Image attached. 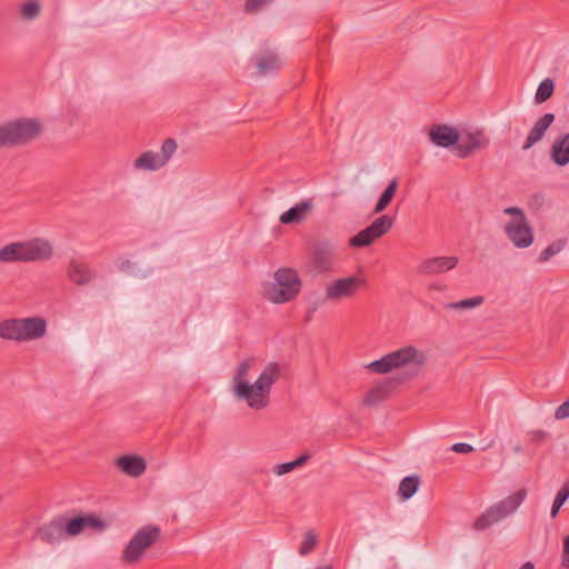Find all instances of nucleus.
I'll list each match as a JSON object with an SVG mask.
<instances>
[{
  "mask_svg": "<svg viewBox=\"0 0 569 569\" xmlns=\"http://www.w3.org/2000/svg\"><path fill=\"white\" fill-rule=\"evenodd\" d=\"M456 149L460 158L469 157L475 150L468 141L457 142Z\"/></svg>",
  "mask_w": 569,
  "mask_h": 569,
  "instance_id": "ea45409f",
  "label": "nucleus"
},
{
  "mask_svg": "<svg viewBox=\"0 0 569 569\" xmlns=\"http://www.w3.org/2000/svg\"><path fill=\"white\" fill-rule=\"evenodd\" d=\"M160 538V528L147 525L140 528L126 546L121 561L127 565L137 563L146 552Z\"/></svg>",
  "mask_w": 569,
  "mask_h": 569,
  "instance_id": "6e6552de",
  "label": "nucleus"
},
{
  "mask_svg": "<svg viewBox=\"0 0 569 569\" xmlns=\"http://www.w3.org/2000/svg\"><path fill=\"white\" fill-rule=\"evenodd\" d=\"M315 569H333V568L331 565H325V566L317 567Z\"/></svg>",
  "mask_w": 569,
  "mask_h": 569,
  "instance_id": "3c124183",
  "label": "nucleus"
},
{
  "mask_svg": "<svg viewBox=\"0 0 569 569\" xmlns=\"http://www.w3.org/2000/svg\"><path fill=\"white\" fill-rule=\"evenodd\" d=\"M52 254L53 249L48 240L33 238L2 247L0 249V261L3 263L46 261Z\"/></svg>",
  "mask_w": 569,
  "mask_h": 569,
  "instance_id": "f03ea898",
  "label": "nucleus"
},
{
  "mask_svg": "<svg viewBox=\"0 0 569 569\" xmlns=\"http://www.w3.org/2000/svg\"><path fill=\"white\" fill-rule=\"evenodd\" d=\"M561 567L569 569V535L563 540V549L561 555Z\"/></svg>",
  "mask_w": 569,
  "mask_h": 569,
  "instance_id": "79ce46f5",
  "label": "nucleus"
},
{
  "mask_svg": "<svg viewBox=\"0 0 569 569\" xmlns=\"http://www.w3.org/2000/svg\"><path fill=\"white\" fill-rule=\"evenodd\" d=\"M272 1L273 0H246L243 11L249 14L256 13Z\"/></svg>",
  "mask_w": 569,
  "mask_h": 569,
  "instance_id": "4c0bfd02",
  "label": "nucleus"
},
{
  "mask_svg": "<svg viewBox=\"0 0 569 569\" xmlns=\"http://www.w3.org/2000/svg\"><path fill=\"white\" fill-rule=\"evenodd\" d=\"M551 158L561 167L569 163V133L555 141L551 148Z\"/></svg>",
  "mask_w": 569,
  "mask_h": 569,
  "instance_id": "aec40b11",
  "label": "nucleus"
},
{
  "mask_svg": "<svg viewBox=\"0 0 569 569\" xmlns=\"http://www.w3.org/2000/svg\"><path fill=\"white\" fill-rule=\"evenodd\" d=\"M158 152L146 151L134 160V168L142 170H157L163 167Z\"/></svg>",
  "mask_w": 569,
  "mask_h": 569,
  "instance_id": "4be33fe9",
  "label": "nucleus"
},
{
  "mask_svg": "<svg viewBox=\"0 0 569 569\" xmlns=\"http://www.w3.org/2000/svg\"><path fill=\"white\" fill-rule=\"evenodd\" d=\"M256 66L258 73L260 76H266L273 70H278L281 66V62L274 52L267 51L257 58Z\"/></svg>",
  "mask_w": 569,
  "mask_h": 569,
  "instance_id": "412c9836",
  "label": "nucleus"
},
{
  "mask_svg": "<svg viewBox=\"0 0 569 569\" xmlns=\"http://www.w3.org/2000/svg\"><path fill=\"white\" fill-rule=\"evenodd\" d=\"M280 376L281 366L277 362H270L253 385H239L238 398L246 400L248 406L252 409H264L269 405L270 389Z\"/></svg>",
  "mask_w": 569,
  "mask_h": 569,
  "instance_id": "f257e3e1",
  "label": "nucleus"
},
{
  "mask_svg": "<svg viewBox=\"0 0 569 569\" xmlns=\"http://www.w3.org/2000/svg\"><path fill=\"white\" fill-rule=\"evenodd\" d=\"M505 233L517 248H528L533 242V232L527 219L507 222Z\"/></svg>",
  "mask_w": 569,
  "mask_h": 569,
  "instance_id": "f8f14e48",
  "label": "nucleus"
},
{
  "mask_svg": "<svg viewBox=\"0 0 569 569\" xmlns=\"http://www.w3.org/2000/svg\"><path fill=\"white\" fill-rule=\"evenodd\" d=\"M366 286V280L355 276L330 282L326 288V299L338 301L353 297L358 289Z\"/></svg>",
  "mask_w": 569,
  "mask_h": 569,
  "instance_id": "1a4fd4ad",
  "label": "nucleus"
},
{
  "mask_svg": "<svg viewBox=\"0 0 569 569\" xmlns=\"http://www.w3.org/2000/svg\"><path fill=\"white\" fill-rule=\"evenodd\" d=\"M117 467L130 477L141 476L147 468L146 461L139 456H122L117 459Z\"/></svg>",
  "mask_w": 569,
  "mask_h": 569,
  "instance_id": "6ab92c4d",
  "label": "nucleus"
},
{
  "mask_svg": "<svg viewBox=\"0 0 569 569\" xmlns=\"http://www.w3.org/2000/svg\"><path fill=\"white\" fill-rule=\"evenodd\" d=\"M555 90L553 80L547 78L540 82L536 91L535 101L536 103H542L551 98Z\"/></svg>",
  "mask_w": 569,
  "mask_h": 569,
  "instance_id": "c85d7f7f",
  "label": "nucleus"
},
{
  "mask_svg": "<svg viewBox=\"0 0 569 569\" xmlns=\"http://www.w3.org/2000/svg\"><path fill=\"white\" fill-rule=\"evenodd\" d=\"M506 214L513 216V219L511 221H520L526 220V216L522 209L518 207H508L503 210Z\"/></svg>",
  "mask_w": 569,
  "mask_h": 569,
  "instance_id": "a19ab883",
  "label": "nucleus"
},
{
  "mask_svg": "<svg viewBox=\"0 0 569 569\" xmlns=\"http://www.w3.org/2000/svg\"><path fill=\"white\" fill-rule=\"evenodd\" d=\"M451 450L457 453H469L473 451V447L469 443L458 442L452 445Z\"/></svg>",
  "mask_w": 569,
  "mask_h": 569,
  "instance_id": "a18cd8bd",
  "label": "nucleus"
},
{
  "mask_svg": "<svg viewBox=\"0 0 569 569\" xmlns=\"http://www.w3.org/2000/svg\"><path fill=\"white\" fill-rule=\"evenodd\" d=\"M429 138L436 146L449 148L457 144L460 139V133L453 127L447 124H433L430 128Z\"/></svg>",
  "mask_w": 569,
  "mask_h": 569,
  "instance_id": "dca6fc26",
  "label": "nucleus"
},
{
  "mask_svg": "<svg viewBox=\"0 0 569 569\" xmlns=\"http://www.w3.org/2000/svg\"><path fill=\"white\" fill-rule=\"evenodd\" d=\"M87 528L103 531L107 523L94 513H83L73 518L63 516V529L67 537H76Z\"/></svg>",
  "mask_w": 569,
  "mask_h": 569,
  "instance_id": "9d476101",
  "label": "nucleus"
},
{
  "mask_svg": "<svg viewBox=\"0 0 569 569\" xmlns=\"http://www.w3.org/2000/svg\"><path fill=\"white\" fill-rule=\"evenodd\" d=\"M309 459H310V456L308 453H303L300 457H298L296 460H293L292 462L295 463V467L298 468V467L302 466L303 463H306Z\"/></svg>",
  "mask_w": 569,
  "mask_h": 569,
  "instance_id": "49530a36",
  "label": "nucleus"
},
{
  "mask_svg": "<svg viewBox=\"0 0 569 569\" xmlns=\"http://www.w3.org/2000/svg\"><path fill=\"white\" fill-rule=\"evenodd\" d=\"M392 226L393 219L388 214L380 216L369 224L377 238H381L388 233Z\"/></svg>",
  "mask_w": 569,
  "mask_h": 569,
  "instance_id": "bb28decb",
  "label": "nucleus"
},
{
  "mask_svg": "<svg viewBox=\"0 0 569 569\" xmlns=\"http://www.w3.org/2000/svg\"><path fill=\"white\" fill-rule=\"evenodd\" d=\"M563 242L562 241H557V242H552L551 244H549L545 250H542L539 254V261L540 262H546L548 261L551 257L556 256L557 253H559L562 248H563Z\"/></svg>",
  "mask_w": 569,
  "mask_h": 569,
  "instance_id": "c9c22d12",
  "label": "nucleus"
},
{
  "mask_svg": "<svg viewBox=\"0 0 569 569\" xmlns=\"http://www.w3.org/2000/svg\"><path fill=\"white\" fill-rule=\"evenodd\" d=\"M553 121L555 114L551 112L545 113L541 118H539L532 129L529 131L522 149L528 150L537 142H539Z\"/></svg>",
  "mask_w": 569,
  "mask_h": 569,
  "instance_id": "f3484780",
  "label": "nucleus"
},
{
  "mask_svg": "<svg viewBox=\"0 0 569 569\" xmlns=\"http://www.w3.org/2000/svg\"><path fill=\"white\" fill-rule=\"evenodd\" d=\"M254 360L253 358L246 359L242 361L237 369V372L233 377L234 382V393L238 397V387L240 383H248L246 381V377L249 373L250 369L253 367Z\"/></svg>",
  "mask_w": 569,
  "mask_h": 569,
  "instance_id": "cd10ccee",
  "label": "nucleus"
},
{
  "mask_svg": "<svg viewBox=\"0 0 569 569\" xmlns=\"http://www.w3.org/2000/svg\"><path fill=\"white\" fill-rule=\"evenodd\" d=\"M336 254V246L330 241L318 242L313 246L310 257V262L319 273L332 269L333 259Z\"/></svg>",
  "mask_w": 569,
  "mask_h": 569,
  "instance_id": "9b49d317",
  "label": "nucleus"
},
{
  "mask_svg": "<svg viewBox=\"0 0 569 569\" xmlns=\"http://www.w3.org/2000/svg\"><path fill=\"white\" fill-rule=\"evenodd\" d=\"M426 362L427 356L425 351L409 345L370 362L367 368L375 373L386 375L395 369H400L408 366H415L417 369H420L426 365Z\"/></svg>",
  "mask_w": 569,
  "mask_h": 569,
  "instance_id": "7ed1b4c3",
  "label": "nucleus"
},
{
  "mask_svg": "<svg viewBox=\"0 0 569 569\" xmlns=\"http://www.w3.org/2000/svg\"><path fill=\"white\" fill-rule=\"evenodd\" d=\"M132 267V263L130 260L126 259V260H122L119 264V269L121 271H128L130 268Z\"/></svg>",
  "mask_w": 569,
  "mask_h": 569,
  "instance_id": "de8ad7c7",
  "label": "nucleus"
},
{
  "mask_svg": "<svg viewBox=\"0 0 569 569\" xmlns=\"http://www.w3.org/2000/svg\"><path fill=\"white\" fill-rule=\"evenodd\" d=\"M301 290V279L291 268H281L274 272V282L266 287L264 296L273 303L293 300Z\"/></svg>",
  "mask_w": 569,
  "mask_h": 569,
  "instance_id": "423d86ee",
  "label": "nucleus"
},
{
  "mask_svg": "<svg viewBox=\"0 0 569 569\" xmlns=\"http://www.w3.org/2000/svg\"><path fill=\"white\" fill-rule=\"evenodd\" d=\"M377 236L373 233L372 229L368 226L361 231H359L356 236L350 238L349 244L353 248H362L370 246L377 240Z\"/></svg>",
  "mask_w": 569,
  "mask_h": 569,
  "instance_id": "393cba45",
  "label": "nucleus"
},
{
  "mask_svg": "<svg viewBox=\"0 0 569 569\" xmlns=\"http://www.w3.org/2000/svg\"><path fill=\"white\" fill-rule=\"evenodd\" d=\"M327 299L318 298L313 300L308 309H307V320L310 321L312 319L313 313L318 310V308L326 301Z\"/></svg>",
  "mask_w": 569,
  "mask_h": 569,
  "instance_id": "c03bdc74",
  "label": "nucleus"
},
{
  "mask_svg": "<svg viewBox=\"0 0 569 569\" xmlns=\"http://www.w3.org/2000/svg\"><path fill=\"white\" fill-rule=\"evenodd\" d=\"M569 498V482L563 483L561 489L556 495V498L553 500L550 516L552 519H555L566 500Z\"/></svg>",
  "mask_w": 569,
  "mask_h": 569,
  "instance_id": "7c9ffc66",
  "label": "nucleus"
},
{
  "mask_svg": "<svg viewBox=\"0 0 569 569\" xmlns=\"http://www.w3.org/2000/svg\"><path fill=\"white\" fill-rule=\"evenodd\" d=\"M467 141L473 148V150L486 148L489 144V139L485 137L481 131L467 134Z\"/></svg>",
  "mask_w": 569,
  "mask_h": 569,
  "instance_id": "f704fd0d",
  "label": "nucleus"
},
{
  "mask_svg": "<svg viewBox=\"0 0 569 569\" xmlns=\"http://www.w3.org/2000/svg\"><path fill=\"white\" fill-rule=\"evenodd\" d=\"M526 496L527 491L525 489H520L511 496L491 506L486 512L476 519L473 522V529L477 531L485 530L493 523L511 515L523 502Z\"/></svg>",
  "mask_w": 569,
  "mask_h": 569,
  "instance_id": "0eeeda50",
  "label": "nucleus"
},
{
  "mask_svg": "<svg viewBox=\"0 0 569 569\" xmlns=\"http://www.w3.org/2000/svg\"><path fill=\"white\" fill-rule=\"evenodd\" d=\"M317 537L311 532H307L303 537V540H302V543L299 548V553L301 556H307L308 553H310L315 547L317 546Z\"/></svg>",
  "mask_w": 569,
  "mask_h": 569,
  "instance_id": "e433bc0d",
  "label": "nucleus"
},
{
  "mask_svg": "<svg viewBox=\"0 0 569 569\" xmlns=\"http://www.w3.org/2000/svg\"><path fill=\"white\" fill-rule=\"evenodd\" d=\"M522 450H523V449H522V447H521L519 443L515 445V447H513V451H515V453H521V452H522Z\"/></svg>",
  "mask_w": 569,
  "mask_h": 569,
  "instance_id": "8fccbe9b",
  "label": "nucleus"
},
{
  "mask_svg": "<svg viewBox=\"0 0 569 569\" xmlns=\"http://www.w3.org/2000/svg\"><path fill=\"white\" fill-rule=\"evenodd\" d=\"M40 11L41 6L37 0L26 1L20 7V13L24 20H34L39 17Z\"/></svg>",
  "mask_w": 569,
  "mask_h": 569,
  "instance_id": "c756f323",
  "label": "nucleus"
},
{
  "mask_svg": "<svg viewBox=\"0 0 569 569\" xmlns=\"http://www.w3.org/2000/svg\"><path fill=\"white\" fill-rule=\"evenodd\" d=\"M421 479L418 475L405 477L399 485L398 495L402 500H408L418 491Z\"/></svg>",
  "mask_w": 569,
  "mask_h": 569,
  "instance_id": "5701e85b",
  "label": "nucleus"
},
{
  "mask_svg": "<svg viewBox=\"0 0 569 569\" xmlns=\"http://www.w3.org/2000/svg\"><path fill=\"white\" fill-rule=\"evenodd\" d=\"M459 259L455 256L433 257L423 260L418 266V272L423 276L440 274L457 267Z\"/></svg>",
  "mask_w": 569,
  "mask_h": 569,
  "instance_id": "ddd939ff",
  "label": "nucleus"
},
{
  "mask_svg": "<svg viewBox=\"0 0 569 569\" xmlns=\"http://www.w3.org/2000/svg\"><path fill=\"white\" fill-rule=\"evenodd\" d=\"M527 438L529 445L538 447L549 440L550 433L541 429L529 430L527 431Z\"/></svg>",
  "mask_w": 569,
  "mask_h": 569,
  "instance_id": "72a5a7b5",
  "label": "nucleus"
},
{
  "mask_svg": "<svg viewBox=\"0 0 569 569\" xmlns=\"http://www.w3.org/2000/svg\"><path fill=\"white\" fill-rule=\"evenodd\" d=\"M293 469H296L295 463L292 461H290V462L277 465L274 467L273 471L276 475L282 476V475H286V473L292 471Z\"/></svg>",
  "mask_w": 569,
  "mask_h": 569,
  "instance_id": "37998d69",
  "label": "nucleus"
},
{
  "mask_svg": "<svg viewBox=\"0 0 569 569\" xmlns=\"http://www.w3.org/2000/svg\"><path fill=\"white\" fill-rule=\"evenodd\" d=\"M47 332V321L39 317L12 318L0 322V338L18 342L42 338Z\"/></svg>",
  "mask_w": 569,
  "mask_h": 569,
  "instance_id": "20e7f679",
  "label": "nucleus"
},
{
  "mask_svg": "<svg viewBox=\"0 0 569 569\" xmlns=\"http://www.w3.org/2000/svg\"><path fill=\"white\" fill-rule=\"evenodd\" d=\"M567 418H569V397L555 411L556 420H563Z\"/></svg>",
  "mask_w": 569,
  "mask_h": 569,
  "instance_id": "58836bf2",
  "label": "nucleus"
},
{
  "mask_svg": "<svg viewBox=\"0 0 569 569\" xmlns=\"http://www.w3.org/2000/svg\"><path fill=\"white\" fill-rule=\"evenodd\" d=\"M42 131L39 120L23 118L0 126V149L27 144L37 139Z\"/></svg>",
  "mask_w": 569,
  "mask_h": 569,
  "instance_id": "39448f33",
  "label": "nucleus"
},
{
  "mask_svg": "<svg viewBox=\"0 0 569 569\" xmlns=\"http://www.w3.org/2000/svg\"><path fill=\"white\" fill-rule=\"evenodd\" d=\"M313 208L311 199L302 200L291 207L280 216V222L283 224H292L302 222Z\"/></svg>",
  "mask_w": 569,
  "mask_h": 569,
  "instance_id": "a211bd4d",
  "label": "nucleus"
},
{
  "mask_svg": "<svg viewBox=\"0 0 569 569\" xmlns=\"http://www.w3.org/2000/svg\"><path fill=\"white\" fill-rule=\"evenodd\" d=\"M389 383H383L370 389L363 398V403L369 407L379 405L388 392Z\"/></svg>",
  "mask_w": 569,
  "mask_h": 569,
  "instance_id": "a878e982",
  "label": "nucleus"
},
{
  "mask_svg": "<svg viewBox=\"0 0 569 569\" xmlns=\"http://www.w3.org/2000/svg\"><path fill=\"white\" fill-rule=\"evenodd\" d=\"M66 530L63 529V516H57L51 521L38 527L34 538L41 541L53 545L66 538Z\"/></svg>",
  "mask_w": 569,
  "mask_h": 569,
  "instance_id": "4468645a",
  "label": "nucleus"
},
{
  "mask_svg": "<svg viewBox=\"0 0 569 569\" xmlns=\"http://www.w3.org/2000/svg\"><path fill=\"white\" fill-rule=\"evenodd\" d=\"M67 277L77 286H87L97 277V273L88 263L71 259L67 266Z\"/></svg>",
  "mask_w": 569,
  "mask_h": 569,
  "instance_id": "2eb2a0df",
  "label": "nucleus"
},
{
  "mask_svg": "<svg viewBox=\"0 0 569 569\" xmlns=\"http://www.w3.org/2000/svg\"><path fill=\"white\" fill-rule=\"evenodd\" d=\"M177 142L174 139L172 138H167L162 146H161V151L158 152L161 161L163 162V164H166L170 158L173 156V153L177 151Z\"/></svg>",
  "mask_w": 569,
  "mask_h": 569,
  "instance_id": "473e14b6",
  "label": "nucleus"
},
{
  "mask_svg": "<svg viewBox=\"0 0 569 569\" xmlns=\"http://www.w3.org/2000/svg\"><path fill=\"white\" fill-rule=\"evenodd\" d=\"M483 303V297L477 296L468 299L460 300L458 302H449L445 307L446 309H471L479 307Z\"/></svg>",
  "mask_w": 569,
  "mask_h": 569,
  "instance_id": "2f4dec72",
  "label": "nucleus"
},
{
  "mask_svg": "<svg viewBox=\"0 0 569 569\" xmlns=\"http://www.w3.org/2000/svg\"><path fill=\"white\" fill-rule=\"evenodd\" d=\"M519 569H535V563L531 561H527Z\"/></svg>",
  "mask_w": 569,
  "mask_h": 569,
  "instance_id": "09e8293b",
  "label": "nucleus"
},
{
  "mask_svg": "<svg viewBox=\"0 0 569 569\" xmlns=\"http://www.w3.org/2000/svg\"><path fill=\"white\" fill-rule=\"evenodd\" d=\"M398 189V179L397 178H393L388 187L385 189V191L381 193V196L379 197L375 208H373V213H381L382 211L386 210V208L390 204V202L392 201L395 194H396V191Z\"/></svg>",
  "mask_w": 569,
  "mask_h": 569,
  "instance_id": "b1692460",
  "label": "nucleus"
}]
</instances>
